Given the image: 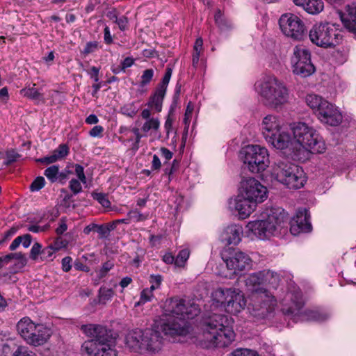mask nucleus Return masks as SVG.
Returning a JSON list of instances; mask_svg holds the SVG:
<instances>
[{
	"mask_svg": "<svg viewBox=\"0 0 356 356\" xmlns=\"http://www.w3.org/2000/svg\"><path fill=\"white\" fill-rule=\"evenodd\" d=\"M132 132L136 136V141L134 144V149H138V144L141 140V138L145 136L146 134H142L140 131V129L137 127H134L132 129Z\"/></svg>",
	"mask_w": 356,
	"mask_h": 356,
	"instance_id": "obj_55",
	"label": "nucleus"
},
{
	"mask_svg": "<svg viewBox=\"0 0 356 356\" xmlns=\"http://www.w3.org/2000/svg\"><path fill=\"white\" fill-rule=\"evenodd\" d=\"M69 153V147L65 144L60 145L49 155L38 159V161L45 164H51L64 159Z\"/></svg>",
	"mask_w": 356,
	"mask_h": 356,
	"instance_id": "obj_27",
	"label": "nucleus"
},
{
	"mask_svg": "<svg viewBox=\"0 0 356 356\" xmlns=\"http://www.w3.org/2000/svg\"><path fill=\"white\" fill-rule=\"evenodd\" d=\"M194 109H195L194 104L192 103L191 102H189L187 104L185 114H184V132L186 134H187V133H188L189 125H190L191 121L192 120Z\"/></svg>",
	"mask_w": 356,
	"mask_h": 356,
	"instance_id": "obj_36",
	"label": "nucleus"
},
{
	"mask_svg": "<svg viewBox=\"0 0 356 356\" xmlns=\"http://www.w3.org/2000/svg\"><path fill=\"white\" fill-rule=\"evenodd\" d=\"M134 64V59L131 57H127L121 63V70L123 72L128 67H131Z\"/></svg>",
	"mask_w": 356,
	"mask_h": 356,
	"instance_id": "obj_58",
	"label": "nucleus"
},
{
	"mask_svg": "<svg viewBox=\"0 0 356 356\" xmlns=\"http://www.w3.org/2000/svg\"><path fill=\"white\" fill-rule=\"evenodd\" d=\"M200 313L198 306L195 304L187 307L182 299L173 298L167 299L163 306V314L155 321L156 328L171 337L186 336L189 333V327L186 318H193Z\"/></svg>",
	"mask_w": 356,
	"mask_h": 356,
	"instance_id": "obj_1",
	"label": "nucleus"
},
{
	"mask_svg": "<svg viewBox=\"0 0 356 356\" xmlns=\"http://www.w3.org/2000/svg\"><path fill=\"white\" fill-rule=\"evenodd\" d=\"M287 228L288 217L283 209L266 208L247 223L245 234L251 240L266 241L284 234Z\"/></svg>",
	"mask_w": 356,
	"mask_h": 356,
	"instance_id": "obj_2",
	"label": "nucleus"
},
{
	"mask_svg": "<svg viewBox=\"0 0 356 356\" xmlns=\"http://www.w3.org/2000/svg\"><path fill=\"white\" fill-rule=\"evenodd\" d=\"M260 102L268 108L278 110L289 103L291 93L283 81L275 76H266L254 84Z\"/></svg>",
	"mask_w": 356,
	"mask_h": 356,
	"instance_id": "obj_4",
	"label": "nucleus"
},
{
	"mask_svg": "<svg viewBox=\"0 0 356 356\" xmlns=\"http://www.w3.org/2000/svg\"><path fill=\"white\" fill-rule=\"evenodd\" d=\"M240 158L245 167L253 173L264 171L270 165L268 150L259 145H249L240 152Z\"/></svg>",
	"mask_w": 356,
	"mask_h": 356,
	"instance_id": "obj_10",
	"label": "nucleus"
},
{
	"mask_svg": "<svg viewBox=\"0 0 356 356\" xmlns=\"http://www.w3.org/2000/svg\"><path fill=\"white\" fill-rule=\"evenodd\" d=\"M75 173L79 179L81 181V183H86V177L84 174V170L83 166L79 164L75 165Z\"/></svg>",
	"mask_w": 356,
	"mask_h": 356,
	"instance_id": "obj_54",
	"label": "nucleus"
},
{
	"mask_svg": "<svg viewBox=\"0 0 356 356\" xmlns=\"http://www.w3.org/2000/svg\"><path fill=\"white\" fill-rule=\"evenodd\" d=\"M1 262L10 264L12 270L14 273H17L22 268V254L20 252L9 254L5 257H0V264Z\"/></svg>",
	"mask_w": 356,
	"mask_h": 356,
	"instance_id": "obj_30",
	"label": "nucleus"
},
{
	"mask_svg": "<svg viewBox=\"0 0 356 356\" xmlns=\"http://www.w3.org/2000/svg\"><path fill=\"white\" fill-rule=\"evenodd\" d=\"M113 267V264L111 261L105 262L102 268L98 271V277L99 279L103 278L107 273Z\"/></svg>",
	"mask_w": 356,
	"mask_h": 356,
	"instance_id": "obj_50",
	"label": "nucleus"
},
{
	"mask_svg": "<svg viewBox=\"0 0 356 356\" xmlns=\"http://www.w3.org/2000/svg\"><path fill=\"white\" fill-rule=\"evenodd\" d=\"M257 204L248 200L238 191V195L229 200V207L237 213L238 217L245 219L249 217L256 209Z\"/></svg>",
	"mask_w": 356,
	"mask_h": 356,
	"instance_id": "obj_21",
	"label": "nucleus"
},
{
	"mask_svg": "<svg viewBox=\"0 0 356 356\" xmlns=\"http://www.w3.org/2000/svg\"><path fill=\"white\" fill-rule=\"evenodd\" d=\"M115 22L118 25L119 28L123 31L126 29L128 21L127 17L122 16L119 18H116V21Z\"/></svg>",
	"mask_w": 356,
	"mask_h": 356,
	"instance_id": "obj_61",
	"label": "nucleus"
},
{
	"mask_svg": "<svg viewBox=\"0 0 356 356\" xmlns=\"http://www.w3.org/2000/svg\"><path fill=\"white\" fill-rule=\"evenodd\" d=\"M99 68L95 66L91 67V72L90 73V77L94 80L95 83H97L99 81Z\"/></svg>",
	"mask_w": 356,
	"mask_h": 356,
	"instance_id": "obj_63",
	"label": "nucleus"
},
{
	"mask_svg": "<svg viewBox=\"0 0 356 356\" xmlns=\"http://www.w3.org/2000/svg\"><path fill=\"white\" fill-rule=\"evenodd\" d=\"M227 268L225 277L234 278L252 268L253 261L245 252L237 249H228L222 254Z\"/></svg>",
	"mask_w": 356,
	"mask_h": 356,
	"instance_id": "obj_11",
	"label": "nucleus"
},
{
	"mask_svg": "<svg viewBox=\"0 0 356 356\" xmlns=\"http://www.w3.org/2000/svg\"><path fill=\"white\" fill-rule=\"evenodd\" d=\"M163 281V277L161 275H151L149 277V282L151 283L150 288L154 291L159 289Z\"/></svg>",
	"mask_w": 356,
	"mask_h": 356,
	"instance_id": "obj_47",
	"label": "nucleus"
},
{
	"mask_svg": "<svg viewBox=\"0 0 356 356\" xmlns=\"http://www.w3.org/2000/svg\"><path fill=\"white\" fill-rule=\"evenodd\" d=\"M293 136L295 158L305 159L309 153H323L325 144L318 133L307 124L302 122L291 123Z\"/></svg>",
	"mask_w": 356,
	"mask_h": 356,
	"instance_id": "obj_5",
	"label": "nucleus"
},
{
	"mask_svg": "<svg viewBox=\"0 0 356 356\" xmlns=\"http://www.w3.org/2000/svg\"><path fill=\"white\" fill-rule=\"evenodd\" d=\"M229 356H259L257 351L247 349V348H239L233 351Z\"/></svg>",
	"mask_w": 356,
	"mask_h": 356,
	"instance_id": "obj_44",
	"label": "nucleus"
},
{
	"mask_svg": "<svg viewBox=\"0 0 356 356\" xmlns=\"http://www.w3.org/2000/svg\"><path fill=\"white\" fill-rule=\"evenodd\" d=\"M159 331L162 332L161 328H156L155 325L154 329L145 330L142 353L156 354L162 349L163 338Z\"/></svg>",
	"mask_w": 356,
	"mask_h": 356,
	"instance_id": "obj_20",
	"label": "nucleus"
},
{
	"mask_svg": "<svg viewBox=\"0 0 356 356\" xmlns=\"http://www.w3.org/2000/svg\"><path fill=\"white\" fill-rule=\"evenodd\" d=\"M154 71L152 69H147L143 71L140 77V86L143 87L149 84L154 76Z\"/></svg>",
	"mask_w": 356,
	"mask_h": 356,
	"instance_id": "obj_41",
	"label": "nucleus"
},
{
	"mask_svg": "<svg viewBox=\"0 0 356 356\" xmlns=\"http://www.w3.org/2000/svg\"><path fill=\"white\" fill-rule=\"evenodd\" d=\"M272 176L289 189L304 186L307 178L303 169L293 163L279 161L272 168Z\"/></svg>",
	"mask_w": 356,
	"mask_h": 356,
	"instance_id": "obj_8",
	"label": "nucleus"
},
{
	"mask_svg": "<svg viewBox=\"0 0 356 356\" xmlns=\"http://www.w3.org/2000/svg\"><path fill=\"white\" fill-rule=\"evenodd\" d=\"M312 230V225L309 222V214L305 209H299L291 221L290 232L294 235L300 233L309 232Z\"/></svg>",
	"mask_w": 356,
	"mask_h": 356,
	"instance_id": "obj_24",
	"label": "nucleus"
},
{
	"mask_svg": "<svg viewBox=\"0 0 356 356\" xmlns=\"http://www.w3.org/2000/svg\"><path fill=\"white\" fill-rule=\"evenodd\" d=\"M160 154L166 161L170 160L173 156V153L166 147H161L160 149Z\"/></svg>",
	"mask_w": 356,
	"mask_h": 356,
	"instance_id": "obj_59",
	"label": "nucleus"
},
{
	"mask_svg": "<svg viewBox=\"0 0 356 356\" xmlns=\"http://www.w3.org/2000/svg\"><path fill=\"white\" fill-rule=\"evenodd\" d=\"M19 157V155L16 153L14 150H8L6 153V161L4 164L8 165L13 162L16 161L17 159Z\"/></svg>",
	"mask_w": 356,
	"mask_h": 356,
	"instance_id": "obj_49",
	"label": "nucleus"
},
{
	"mask_svg": "<svg viewBox=\"0 0 356 356\" xmlns=\"http://www.w3.org/2000/svg\"><path fill=\"white\" fill-rule=\"evenodd\" d=\"M58 166L54 165L47 168L44 172L46 177L52 183L58 180Z\"/></svg>",
	"mask_w": 356,
	"mask_h": 356,
	"instance_id": "obj_39",
	"label": "nucleus"
},
{
	"mask_svg": "<svg viewBox=\"0 0 356 356\" xmlns=\"http://www.w3.org/2000/svg\"><path fill=\"white\" fill-rule=\"evenodd\" d=\"M243 227L240 225L227 226L220 234V240L226 245H238L241 241Z\"/></svg>",
	"mask_w": 356,
	"mask_h": 356,
	"instance_id": "obj_26",
	"label": "nucleus"
},
{
	"mask_svg": "<svg viewBox=\"0 0 356 356\" xmlns=\"http://www.w3.org/2000/svg\"><path fill=\"white\" fill-rule=\"evenodd\" d=\"M72 258L65 257L62 259V269L65 272H69L72 268Z\"/></svg>",
	"mask_w": 356,
	"mask_h": 356,
	"instance_id": "obj_56",
	"label": "nucleus"
},
{
	"mask_svg": "<svg viewBox=\"0 0 356 356\" xmlns=\"http://www.w3.org/2000/svg\"><path fill=\"white\" fill-rule=\"evenodd\" d=\"M92 197L96 200L102 207L108 208L111 206V202L107 196L101 193H94L92 194Z\"/></svg>",
	"mask_w": 356,
	"mask_h": 356,
	"instance_id": "obj_43",
	"label": "nucleus"
},
{
	"mask_svg": "<svg viewBox=\"0 0 356 356\" xmlns=\"http://www.w3.org/2000/svg\"><path fill=\"white\" fill-rule=\"evenodd\" d=\"M316 116L321 122L330 126H337L342 121L341 113L327 101L321 105V108L317 112Z\"/></svg>",
	"mask_w": 356,
	"mask_h": 356,
	"instance_id": "obj_23",
	"label": "nucleus"
},
{
	"mask_svg": "<svg viewBox=\"0 0 356 356\" xmlns=\"http://www.w3.org/2000/svg\"><path fill=\"white\" fill-rule=\"evenodd\" d=\"M59 241L60 240H56L53 245H51L42 250L41 254L44 259L51 257L56 251L59 250L63 247L65 244L62 243L61 245H59Z\"/></svg>",
	"mask_w": 356,
	"mask_h": 356,
	"instance_id": "obj_37",
	"label": "nucleus"
},
{
	"mask_svg": "<svg viewBox=\"0 0 356 356\" xmlns=\"http://www.w3.org/2000/svg\"><path fill=\"white\" fill-rule=\"evenodd\" d=\"M52 335L51 328L43 324H35L29 318L24 317V340L33 346L44 344Z\"/></svg>",
	"mask_w": 356,
	"mask_h": 356,
	"instance_id": "obj_14",
	"label": "nucleus"
},
{
	"mask_svg": "<svg viewBox=\"0 0 356 356\" xmlns=\"http://www.w3.org/2000/svg\"><path fill=\"white\" fill-rule=\"evenodd\" d=\"M326 102L327 100L315 94H309L306 97L307 104L314 111L316 115L321 108V105Z\"/></svg>",
	"mask_w": 356,
	"mask_h": 356,
	"instance_id": "obj_32",
	"label": "nucleus"
},
{
	"mask_svg": "<svg viewBox=\"0 0 356 356\" xmlns=\"http://www.w3.org/2000/svg\"><path fill=\"white\" fill-rule=\"evenodd\" d=\"M245 286L250 295L266 291V288H276L280 282L279 275L269 270H264L248 275L245 279Z\"/></svg>",
	"mask_w": 356,
	"mask_h": 356,
	"instance_id": "obj_13",
	"label": "nucleus"
},
{
	"mask_svg": "<svg viewBox=\"0 0 356 356\" xmlns=\"http://www.w3.org/2000/svg\"><path fill=\"white\" fill-rule=\"evenodd\" d=\"M153 291L154 290L150 287L144 289L140 293V300L135 304V306L137 307L141 304L150 302L154 298Z\"/></svg>",
	"mask_w": 356,
	"mask_h": 356,
	"instance_id": "obj_38",
	"label": "nucleus"
},
{
	"mask_svg": "<svg viewBox=\"0 0 356 356\" xmlns=\"http://www.w3.org/2000/svg\"><path fill=\"white\" fill-rule=\"evenodd\" d=\"M285 124L276 115L268 114L266 115L262 119L260 127L261 134L266 143H268Z\"/></svg>",
	"mask_w": 356,
	"mask_h": 356,
	"instance_id": "obj_22",
	"label": "nucleus"
},
{
	"mask_svg": "<svg viewBox=\"0 0 356 356\" xmlns=\"http://www.w3.org/2000/svg\"><path fill=\"white\" fill-rule=\"evenodd\" d=\"M277 306V300L270 290L249 296L248 312L257 320L271 318Z\"/></svg>",
	"mask_w": 356,
	"mask_h": 356,
	"instance_id": "obj_9",
	"label": "nucleus"
},
{
	"mask_svg": "<svg viewBox=\"0 0 356 356\" xmlns=\"http://www.w3.org/2000/svg\"><path fill=\"white\" fill-rule=\"evenodd\" d=\"M347 11L348 15L346 17H342V22L350 31L356 32V6H348Z\"/></svg>",
	"mask_w": 356,
	"mask_h": 356,
	"instance_id": "obj_31",
	"label": "nucleus"
},
{
	"mask_svg": "<svg viewBox=\"0 0 356 356\" xmlns=\"http://www.w3.org/2000/svg\"><path fill=\"white\" fill-rule=\"evenodd\" d=\"M278 22L281 32L288 38L300 40L305 35L306 29L303 21L294 14H282Z\"/></svg>",
	"mask_w": 356,
	"mask_h": 356,
	"instance_id": "obj_16",
	"label": "nucleus"
},
{
	"mask_svg": "<svg viewBox=\"0 0 356 356\" xmlns=\"http://www.w3.org/2000/svg\"><path fill=\"white\" fill-rule=\"evenodd\" d=\"M67 229V219L66 218H61L58 222V226L56 229V233L58 235L63 234Z\"/></svg>",
	"mask_w": 356,
	"mask_h": 356,
	"instance_id": "obj_53",
	"label": "nucleus"
},
{
	"mask_svg": "<svg viewBox=\"0 0 356 356\" xmlns=\"http://www.w3.org/2000/svg\"><path fill=\"white\" fill-rule=\"evenodd\" d=\"M161 166V161L159 156L156 154H154L152 157V170H159Z\"/></svg>",
	"mask_w": 356,
	"mask_h": 356,
	"instance_id": "obj_64",
	"label": "nucleus"
},
{
	"mask_svg": "<svg viewBox=\"0 0 356 356\" xmlns=\"http://www.w3.org/2000/svg\"><path fill=\"white\" fill-rule=\"evenodd\" d=\"M145 330L135 329L129 331L124 338L126 346L134 353H142Z\"/></svg>",
	"mask_w": 356,
	"mask_h": 356,
	"instance_id": "obj_25",
	"label": "nucleus"
},
{
	"mask_svg": "<svg viewBox=\"0 0 356 356\" xmlns=\"http://www.w3.org/2000/svg\"><path fill=\"white\" fill-rule=\"evenodd\" d=\"M104 129L102 126L96 125L90 131V136L92 137H100Z\"/></svg>",
	"mask_w": 356,
	"mask_h": 356,
	"instance_id": "obj_57",
	"label": "nucleus"
},
{
	"mask_svg": "<svg viewBox=\"0 0 356 356\" xmlns=\"http://www.w3.org/2000/svg\"><path fill=\"white\" fill-rule=\"evenodd\" d=\"M115 292L112 289L101 286L98 291L99 302L102 305L106 304L111 300Z\"/></svg>",
	"mask_w": 356,
	"mask_h": 356,
	"instance_id": "obj_34",
	"label": "nucleus"
},
{
	"mask_svg": "<svg viewBox=\"0 0 356 356\" xmlns=\"http://www.w3.org/2000/svg\"><path fill=\"white\" fill-rule=\"evenodd\" d=\"M41 245L38 243H35L31 248L30 252V258L33 260H36L41 254Z\"/></svg>",
	"mask_w": 356,
	"mask_h": 356,
	"instance_id": "obj_52",
	"label": "nucleus"
},
{
	"mask_svg": "<svg viewBox=\"0 0 356 356\" xmlns=\"http://www.w3.org/2000/svg\"><path fill=\"white\" fill-rule=\"evenodd\" d=\"M309 37L312 43L324 48L336 46L341 38L335 24L328 22L315 24L309 31Z\"/></svg>",
	"mask_w": 356,
	"mask_h": 356,
	"instance_id": "obj_12",
	"label": "nucleus"
},
{
	"mask_svg": "<svg viewBox=\"0 0 356 356\" xmlns=\"http://www.w3.org/2000/svg\"><path fill=\"white\" fill-rule=\"evenodd\" d=\"M173 120L170 116H168L165 122L164 128L166 131V135L168 137L170 131L172 129Z\"/></svg>",
	"mask_w": 356,
	"mask_h": 356,
	"instance_id": "obj_60",
	"label": "nucleus"
},
{
	"mask_svg": "<svg viewBox=\"0 0 356 356\" xmlns=\"http://www.w3.org/2000/svg\"><path fill=\"white\" fill-rule=\"evenodd\" d=\"M172 70L170 67H167L165 75L162 79L161 83L158 86L157 88L163 89L164 91H166L168 85L170 82L172 76Z\"/></svg>",
	"mask_w": 356,
	"mask_h": 356,
	"instance_id": "obj_45",
	"label": "nucleus"
},
{
	"mask_svg": "<svg viewBox=\"0 0 356 356\" xmlns=\"http://www.w3.org/2000/svg\"><path fill=\"white\" fill-rule=\"evenodd\" d=\"M165 92L166 91H164L163 89L156 88L154 94L149 98L147 106L154 109L156 112H161Z\"/></svg>",
	"mask_w": 356,
	"mask_h": 356,
	"instance_id": "obj_29",
	"label": "nucleus"
},
{
	"mask_svg": "<svg viewBox=\"0 0 356 356\" xmlns=\"http://www.w3.org/2000/svg\"><path fill=\"white\" fill-rule=\"evenodd\" d=\"M160 127V120L155 118L146 120L141 127V131L143 134H147L149 131H156Z\"/></svg>",
	"mask_w": 356,
	"mask_h": 356,
	"instance_id": "obj_35",
	"label": "nucleus"
},
{
	"mask_svg": "<svg viewBox=\"0 0 356 356\" xmlns=\"http://www.w3.org/2000/svg\"><path fill=\"white\" fill-rule=\"evenodd\" d=\"M282 312L291 316L295 321H314L323 322L328 318L329 314L318 311L301 312L303 305L302 294L299 290L287 292L280 300Z\"/></svg>",
	"mask_w": 356,
	"mask_h": 356,
	"instance_id": "obj_6",
	"label": "nucleus"
},
{
	"mask_svg": "<svg viewBox=\"0 0 356 356\" xmlns=\"http://www.w3.org/2000/svg\"><path fill=\"white\" fill-rule=\"evenodd\" d=\"M238 191L257 205L266 201L268 197V188L254 178L243 179L240 183Z\"/></svg>",
	"mask_w": 356,
	"mask_h": 356,
	"instance_id": "obj_17",
	"label": "nucleus"
},
{
	"mask_svg": "<svg viewBox=\"0 0 356 356\" xmlns=\"http://www.w3.org/2000/svg\"><path fill=\"white\" fill-rule=\"evenodd\" d=\"M83 352L89 355L94 356H117V352L114 346L106 341L88 340L81 346Z\"/></svg>",
	"mask_w": 356,
	"mask_h": 356,
	"instance_id": "obj_19",
	"label": "nucleus"
},
{
	"mask_svg": "<svg viewBox=\"0 0 356 356\" xmlns=\"http://www.w3.org/2000/svg\"><path fill=\"white\" fill-rule=\"evenodd\" d=\"M128 216L129 219L133 220L134 221L138 222L141 220H144L146 219V216H145L143 213L139 212L137 210H132L128 213Z\"/></svg>",
	"mask_w": 356,
	"mask_h": 356,
	"instance_id": "obj_51",
	"label": "nucleus"
},
{
	"mask_svg": "<svg viewBox=\"0 0 356 356\" xmlns=\"http://www.w3.org/2000/svg\"><path fill=\"white\" fill-rule=\"evenodd\" d=\"M81 182V181L80 180L79 181L76 179H72L70 181L69 187L74 195H76L81 192L82 186Z\"/></svg>",
	"mask_w": 356,
	"mask_h": 356,
	"instance_id": "obj_48",
	"label": "nucleus"
},
{
	"mask_svg": "<svg viewBox=\"0 0 356 356\" xmlns=\"http://www.w3.org/2000/svg\"><path fill=\"white\" fill-rule=\"evenodd\" d=\"M81 330L88 337H92L91 340L102 341L105 339L106 330L104 326L99 325L89 324L81 327Z\"/></svg>",
	"mask_w": 356,
	"mask_h": 356,
	"instance_id": "obj_28",
	"label": "nucleus"
},
{
	"mask_svg": "<svg viewBox=\"0 0 356 356\" xmlns=\"http://www.w3.org/2000/svg\"><path fill=\"white\" fill-rule=\"evenodd\" d=\"M202 49H203V40L201 38H199L196 40L195 44H194V47H193V50H194V53H202Z\"/></svg>",
	"mask_w": 356,
	"mask_h": 356,
	"instance_id": "obj_62",
	"label": "nucleus"
},
{
	"mask_svg": "<svg viewBox=\"0 0 356 356\" xmlns=\"http://www.w3.org/2000/svg\"><path fill=\"white\" fill-rule=\"evenodd\" d=\"M233 319L223 314H213L204 320L196 337L203 348H225L235 339Z\"/></svg>",
	"mask_w": 356,
	"mask_h": 356,
	"instance_id": "obj_3",
	"label": "nucleus"
},
{
	"mask_svg": "<svg viewBox=\"0 0 356 356\" xmlns=\"http://www.w3.org/2000/svg\"><path fill=\"white\" fill-rule=\"evenodd\" d=\"M293 136L291 131V124H285L277 134L268 142L273 148L282 151L284 154L295 157Z\"/></svg>",
	"mask_w": 356,
	"mask_h": 356,
	"instance_id": "obj_18",
	"label": "nucleus"
},
{
	"mask_svg": "<svg viewBox=\"0 0 356 356\" xmlns=\"http://www.w3.org/2000/svg\"><path fill=\"white\" fill-rule=\"evenodd\" d=\"M45 185V179L43 177H36L30 186L32 192L38 191Z\"/></svg>",
	"mask_w": 356,
	"mask_h": 356,
	"instance_id": "obj_46",
	"label": "nucleus"
},
{
	"mask_svg": "<svg viewBox=\"0 0 356 356\" xmlns=\"http://www.w3.org/2000/svg\"><path fill=\"white\" fill-rule=\"evenodd\" d=\"M324 8L322 0H308L305 10L311 15H317L321 13Z\"/></svg>",
	"mask_w": 356,
	"mask_h": 356,
	"instance_id": "obj_33",
	"label": "nucleus"
},
{
	"mask_svg": "<svg viewBox=\"0 0 356 356\" xmlns=\"http://www.w3.org/2000/svg\"><path fill=\"white\" fill-rule=\"evenodd\" d=\"M293 72L302 77H307L315 72V67L311 61V54L307 49L302 46L293 48L291 58Z\"/></svg>",
	"mask_w": 356,
	"mask_h": 356,
	"instance_id": "obj_15",
	"label": "nucleus"
},
{
	"mask_svg": "<svg viewBox=\"0 0 356 356\" xmlns=\"http://www.w3.org/2000/svg\"><path fill=\"white\" fill-rule=\"evenodd\" d=\"M24 90V95L38 102H43L42 95L35 88H27Z\"/></svg>",
	"mask_w": 356,
	"mask_h": 356,
	"instance_id": "obj_42",
	"label": "nucleus"
},
{
	"mask_svg": "<svg viewBox=\"0 0 356 356\" xmlns=\"http://www.w3.org/2000/svg\"><path fill=\"white\" fill-rule=\"evenodd\" d=\"M213 305L222 308L227 313L236 315L246 306L244 294L238 289L219 287L211 294Z\"/></svg>",
	"mask_w": 356,
	"mask_h": 356,
	"instance_id": "obj_7",
	"label": "nucleus"
},
{
	"mask_svg": "<svg viewBox=\"0 0 356 356\" xmlns=\"http://www.w3.org/2000/svg\"><path fill=\"white\" fill-rule=\"evenodd\" d=\"M190 252L188 249H184L179 251L175 258V265L179 267H182L189 258Z\"/></svg>",
	"mask_w": 356,
	"mask_h": 356,
	"instance_id": "obj_40",
	"label": "nucleus"
}]
</instances>
